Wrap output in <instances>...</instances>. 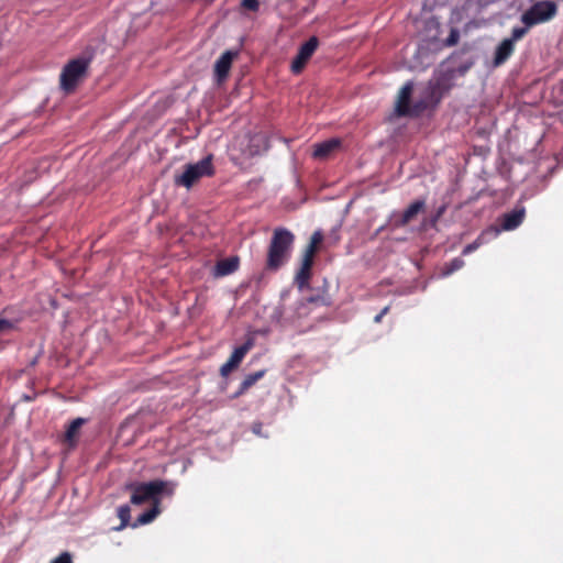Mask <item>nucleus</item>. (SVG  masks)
I'll use <instances>...</instances> for the list:
<instances>
[{
  "label": "nucleus",
  "mask_w": 563,
  "mask_h": 563,
  "mask_svg": "<svg viewBox=\"0 0 563 563\" xmlns=\"http://www.w3.org/2000/svg\"><path fill=\"white\" fill-rule=\"evenodd\" d=\"M118 517L120 519V526L117 530H122L129 526L131 519V509L129 505H122L117 510Z\"/></svg>",
  "instance_id": "obj_23"
},
{
  "label": "nucleus",
  "mask_w": 563,
  "mask_h": 563,
  "mask_svg": "<svg viewBox=\"0 0 563 563\" xmlns=\"http://www.w3.org/2000/svg\"><path fill=\"white\" fill-rule=\"evenodd\" d=\"M448 88L441 80H431L429 81V85L426 89L424 98L430 102L431 106H437L441 101L443 93Z\"/></svg>",
  "instance_id": "obj_13"
},
{
  "label": "nucleus",
  "mask_w": 563,
  "mask_h": 563,
  "mask_svg": "<svg viewBox=\"0 0 563 563\" xmlns=\"http://www.w3.org/2000/svg\"><path fill=\"white\" fill-rule=\"evenodd\" d=\"M234 56L233 52L227 51L217 59L214 75L218 81H222L228 77Z\"/></svg>",
  "instance_id": "obj_12"
},
{
  "label": "nucleus",
  "mask_w": 563,
  "mask_h": 563,
  "mask_svg": "<svg viewBox=\"0 0 563 563\" xmlns=\"http://www.w3.org/2000/svg\"><path fill=\"white\" fill-rule=\"evenodd\" d=\"M167 482L155 479L148 483H131L126 485V489L131 492V504L140 506L151 501L152 505L161 503L159 495L165 493Z\"/></svg>",
  "instance_id": "obj_2"
},
{
  "label": "nucleus",
  "mask_w": 563,
  "mask_h": 563,
  "mask_svg": "<svg viewBox=\"0 0 563 563\" xmlns=\"http://www.w3.org/2000/svg\"><path fill=\"white\" fill-rule=\"evenodd\" d=\"M445 210H446V206H441V207L437 210V212H435V214H434V217H433V219H432V224H435V223H437V221H438V220L443 216V213L445 212Z\"/></svg>",
  "instance_id": "obj_30"
},
{
  "label": "nucleus",
  "mask_w": 563,
  "mask_h": 563,
  "mask_svg": "<svg viewBox=\"0 0 563 563\" xmlns=\"http://www.w3.org/2000/svg\"><path fill=\"white\" fill-rule=\"evenodd\" d=\"M389 310V307H385L377 316H375L374 318V322L375 323H379L383 319V317L388 312Z\"/></svg>",
  "instance_id": "obj_31"
},
{
  "label": "nucleus",
  "mask_w": 563,
  "mask_h": 563,
  "mask_svg": "<svg viewBox=\"0 0 563 563\" xmlns=\"http://www.w3.org/2000/svg\"><path fill=\"white\" fill-rule=\"evenodd\" d=\"M51 563H74L69 552H63L55 558Z\"/></svg>",
  "instance_id": "obj_28"
},
{
  "label": "nucleus",
  "mask_w": 563,
  "mask_h": 563,
  "mask_svg": "<svg viewBox=\"0 0 563 563\" xmlns=\"http://www.w3.org/2000/svg\"><path fill=\"white\" fill-rule=\"evenodd\" d=\"M261 428H262V424H261V423H255V424L253 426V431H254V433H256V434H261Z\"/></svg>",
  "instance_id": "obj_32"
},
{
  "label": "nucleus",
  "mask_w": 563,
  "mask_h": 563,
  "mask_svg": "<svg viewBox=\"0 0 563 563\" xmlns=\"http://www.w3.org/2000/svg\"><path fill=\"white\" fill-rule=\"evenodd\" d=\"M253 345V339L250 338L242 345L234 349L229 360L220 367L221 376L227 377L232 371L238 368Z\"/></svg>",
  "instance_id": "obj_7"
},
{
  "label": "nucleus",
  "mask_w": 563,
  "mask_h": 563,
  "mask_svg": "<svg viewBox=\"0 0 563 563\" xmlns=\"http://www.w3.org/2000/svg\"><path fill=\"white\" fill-rule=\"evenodd\" d=\"M463 266H464V261L460 257H455L444 266L443 275L449 276L452 273L461 269Z\"/></svg>",
  "instance_id": "obj_24"
},
{
  "label": "nucleus",
  "mask_w": 563,
  "mask_h": 563,
  "mask_svg": "<svg viewBox=\"0 0 563 563\" xmlns=\"http://www.w3.org/2000/svg\"><path fill=\"white\" fill-rule=\"evenodd\" d=\"M239 265L240 260L238 256L220 260L214 266V276L223 277L233 274L239 268Z\"/></svg>",
  "instance_id": "obj_15"
},
{
  "label": "nucleus",
  "mask_w": 563,
  "mask_h": 563,
  "mask_svg": "<svg viewBox=\"0 0 563 563\" xmlns=\"http://www.w3.org/2000/svg\"><path fill=\"white\" fill-rule=\"evenodd\" d=\"M342 141L338 137L325 140L313 145L312 157L316 159H327L341 147Z\"/></svg>",
  "instance_id": "obj_10"
},
{
  "label": "nucleus",
  "mask_w": 563,
  "mask_h": 563,
  "mask_svg": "<svg viewBox=\"0 0 563 563\" xmlns=\"http://www.w3.org/2000/svg\"><path fill=\"white\" fill-rule=\"evenodd\" d=\"M85 423V419L77 418L74 419L67 427L65 432V441L69 444H74L76 442L78 432L82 424Z\"/></svg>",
  "instance_id": "obj_21"
},
{
  "label": "nucleus",
  "mask_w": 563,
  "mask_h": 563,
  "mask_svg": "<svg viewBox=\"0 0 563 563\" xmlns=\"http://www.w3.org/2000/svg\"><path fill=\"white\" fill-rule=\"evenodd\" d=\"M241 8L252 11V12H257L260 9V1L258 0H242Z\"/></svg>",
  "instance_id": "obj_26"
},
{
  "label": "nucleus",
  "mask_w": 563,
  "mask_h": 563,
  "mask_svg": "<svg viewBox=\"0 0 563 563\" xmlns=\"http://www.w3.org/2000/svg\"><path fill=\"white\" fill-rule=\"evenodd\" d=\"M426 209V200L418 199L411 202L408 208L400 214L393 216V225L395 228H404L410 223L421 211Z\"/></svg>",
  "instance_id": "obj_8"
},
{
  "label": "nucleus",
  "mask_w": 563,
  "mask_h": 563,
  "mask_svg": "<svg viewBox=\"0 0 563 563\" xmlns=\"http://www.w3.org/2000/svg\"><path fill=\"white\" fill-rule=\"evenodd\" d=\"M90 64L89 58H75L69 60L62 69L59 76L60 88L65 92H73L80 80H82L88 71Z\"/></svg>",
  "instance_id": "obj_3"
},
{
  "label": "nucleus",
  "mask_w": 563,
  "mask_h": 563,
  "mask_svg": "<svg viewBox=\"0 0 563 563\" xmlns=\"http://www.w3.org/2000/svg\"><path fill=\"white\" fill-rule=\"evenodd\" d=\"M207 4L212 3L214 0H203Z\"/></svg>",
  "instance_id": "obj_33"
},
{
  "label": "nucleus",
  "mask_w": 563,
  "mask_h": 563,
  "mask_svg": "<svg viewBox=\"0 0 563 563\" xmlns=\"http://www.w3.org/2000/svg\"><path fill=\"white\" fill-rule=\"evenodd\" d=\"M214 174L212 156L209 155L196 164H188L181 175L175 176V184L191 188L200 178L210 177Z\"/></svg>",
  "instance_id": "obj_4"
},
{
  "label": "nucleus",
  "mask_w": 563,
  "mask_h": 563,
  "mask_svg": "<svg viewBox=\"0 0 563 563\" xmlns=\"http://www.w3.org/2000/svg\"><path fill=\"white\" fill-rule=\"evenodd\" d=\"M528 27L529 26L527 25L525 27H514L511 31V37L508 40H512V43L515 44L516 41L522 38L527 34Z\"/></svg>",
  "instance_id": "obj_25"
},
{
  "label": "nucleus",
  "mask_w": 563,
  "mask_h": 563,
  "mask_svg": "<svg viewBox=\"0 0 563 563\" xmlns=\"http://www.w3.org/2000/svg\"><path fill=\"white\" fill-rule=\"evenodd\" d=\"M266 371L261 369L257 372H254L252 374H249L245 376V378L242 380L235 396L243 395L246 390H249L256 382L262 379L265 376Z\"/></svg>",
  "instance_id": "obj_19"
},
{
  "label": "nucleus",
  "mask_w": 563,
  "mask_h": 563,
  "mask_svg": "<svg viewBox=\"0 0 563 563\" xmlns=\"http://www.w3.org/2000/svg\"><path fill=\"white\" fill-rule=\"evenodd\" d=\"M161 512V509H159V505L158 503H155L154 505H152V507L150 509H147L146 511H144L143 514H141L135 522L132 525V527H137V526H142V525H147L150 522H152Z\"/></svg>",
  "instance_id": "obj_20"
},
{
  "label": "nucleus",
  "mask_w": 563,
  "mask_h": 563,
  "mask_svg": "<svg viewBox=\"0 0 563 563\" xmlns=\"http://www.w3.org/2000/svg\"><path fill=\"white\" fill-rule=\"evenodd\" d=\"M556 11L558 7L553 1H539L521 15V21L527 26H533L551 20Z\"/></svg>",
  "instance_id": "obj_5"
},
{
  "label": "nucleus",
  "mask_w": 563,
  "mask_h": 563,
  "mask_svg": "<svg viewBox=\"0 0 563 563\" xmlns=\"http://www.w3.org/2000/svg\"><path fill=\"white\" fill-rule=\"evenodd\" d=\"M526 208L523 206H516L511 211L504 213L499 221L500 228L504 231H511L517 229L525 220Z\"/></svg>",
  "instance_id": "obj_9"
},
{
  "label": "nucleus",
  "mask_w": 563,
  "mask_h": 563,
  "mask_svg": "<svg viewBox=\"0 0 563 563\" xmlns=\"http://www.w3.org/2000/svg\"><path fill=\"white\" fill-rule=\"evenodd\" d=\"M459 32L455 31V30H452V32L450 33L448 40H446V44L448 45H455L459 41Z\"/></svg>",
  "instance_id": "obj_29"
},
{
  "label": "nucleus",
  "mask_w": 563,
  "mask_h": 563,
  "mask_svg": "<svg viewBox=\"0 0 563 563\" xmlns=\"http://www.w3.org/2000/svg\"><path fill=\"white\" fill-rule=\"evenodd\" d=\"M430 106V102L423 97L422 99L416 101L412 106L409 107L407 117H419Z\"/></svg>",
  "instance_id": "obj_22"
},
{
  "label": "nucleus",
  "mask_w": 563,
  "mask_h": 563,
  "mask_svg": "<svg viewBox=\"0 0 563 563\" xmlns=\"http://www.w3.org/2000/svg\"><path fill=\"white\" fill-rule=\"evenodd\" d=\"M313 262L310 258H301L300 267L296 273L295 283L297 286L302 289L309 285V280L311 278V269L313 266Z\"/></svg>",
  "instance_id": "obj_14"
},
{
  "label": "nucleus",
  "mask_w": 563,
  "mask_h": 563,
  "mask_svg": "<svg viewBox=\"0 0 563 563\" xmlns=\"http://www.w3.org/2000/svg\"><path fill=\"white\" fill-rule=\"evenodd\" d=\"M15 329L16 323L14 321L0 317V352L5 350L11 343V340L7 336H9Z\"/></svg>",
  "instance_id": "obj_17"
},
{
  "label": "nucleus",
  "mask_w": 563,
  "mask_h": 563,
  "mask_svg": "<svg viewBox=\"0 0 563 563\" xmlns=\"http://www.w3.org/2000/svg\"><path fill=\"white\" fill-rule=\"evenodd\" d=\"M319 46V38L317 36H311L307 42L300 45L297 55L294 57L290 70L295 75H299L314 54Z\"/></svg>",
  "instance_id": "obj_6"
},
{
  "label": "nucleus",
  "mask_w": 563,
  "mask_h": 563,
  "mask_svg": "<svg viewBox=\"0 0 563 563\" xmlns=\"http://www.w3.org/2000/svg\"><path fill=\"white\" fill-rule=\"evenodd\" d=\"M322 241L323 233L320 230L314 231L310 236L309 243L303 250L302 257L314 261V256L318 253Z\"/></svg>",
  "instance_id": "obj_18"
},
{
  "label": "nucleus",
  "mask_w": 563,
  "mask_h": 563,
  "mask_svg": "<svg viewBox=\"0 0 563 563\" xmlns=\"http://www.w3.org/2000/svg\"><path fill=\"white\" fill-rule=\"evenodd\" d=\"M295 234L286 228H276L267 249L266 269L278 271L290 257Z\"/></svg>",
  "instance_id": "obj_1"
},
{
  "label": "nucleus",
  "mask_w": 563,
  "mask_h": 563,
  "mask_svg": "<svg viewBox=\"0 0 563 563\" xmlns=\"http://www.w3.org/2000/svg\"><path fill=\"white\" fill-rule=\"evenodd\" d=\"M413 85L411 81L406 82L398 95L397 101H396V113L399 117H407L408 109L410 107V98L412 95Z\"/></svg>",
  "instance_id": "obj_11"
},
{
  "label": "nucleus",
  "mask_w": 563,
  "mask_h": 563,
  "mask_svg": "<svg viewBox=\"0 0 563 563\" xmlns=\"http://www.w3.org/2000/svg\"><path fill=\"white\" fill-rule=\"evenodd\" d=\"M482 238H477L474 242L467 244L464 249H463V252L462 254L463 255H468L471 254L472 252L476 251L481 245H482Z\"/></svg>",
  "instance_id": "obj_27"
},
{
  "label": "nucleus",
  "mask_w": 563,
  "mask_h": 563,
  "mask_svg": "<svg viewBox=\"0 0 563 563\" xmlns=\"http://www.w3.org/2000/svg\"><path fill=\"white\" fill-rule=\"evenodd\" d=\"M515 52V44L512 40H503L500 44L496 47L495 56H494V65L500 66L512 55Z\"/></svg>",
  "instance_id": "obj_16"
}]
</instances>
